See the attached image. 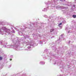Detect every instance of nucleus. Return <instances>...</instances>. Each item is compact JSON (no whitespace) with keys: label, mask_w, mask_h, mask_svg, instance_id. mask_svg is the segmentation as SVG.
Here are the masks:
<instances>
[{"label":"nucleus","mask_w":76,"mask_h":76,"mask_svg":"<svg viewBox=\"0 0 76 76\" xmlns=\"http://www.w3.org/2000/svg\"><path fill=\"white\" fill-rule=\"evenodd\" d=\"M22 39L20 38L18 39V38L15 39H14L13 41V40H12V42H15V44H12L11 45H6L7 43L6 41H4L3 42V41H0V44H3V45L5 48H13L15 50H19V46H18L19 44H23L24 43L23 39L22 40Z\"/></svg>","instance_id":"1"},{"label":"nucleus","mask_w":76,"mask_h":76,"mask_svg":"<svg viewBox=\"0 0 76 76\" xmlns=\"http://www.w3.org/2000/svg\"><path fill=\"white\" fill-rule=\"evenodd\" d=\"M6 33H7L8 35H11L12 33H15V31L12 30V31L11 32L9 29H7L5 27H1L0 29V34L1 35L4 34H6Z\"/></svg>","instance_id":"2"},{"label":"nucleus","mask_w":76,"mask_h":76,"mask_svg":"<svg viewBox=\"0 0 76 76\" xmlns=\"http://www.w3.org/2000/svg\"><path fill=\"white\" fill-rule=\"evenodd\" d=\"M53 1H48V3L45 2V4H51L52 5V7H53L54 6H53L54 4H58V0H53Z\"/></svg>","instance_id":"3"},{"label":"nucleus","mask_w":76,"mask_h":76,"mask_svg":"<svg viewBox=\"0 0 76 76\" xmlns=\"http://www.w3.org/2000/svg\"><path fill=\"white\" fill-rule=\"evenodd\" d=\"M64 34H62L60 37L59 40L58 41H61L62 40H64Z\"/></svg>","instance_id":"4"},{"label":"nucleus","mask_w":76,"mask_h":76,"mask_svg":"<svg viewBox=\"0 0 76 76\" xmlns=\"http://www.w3.org/2000/svg\"><path fill=\"white\" fill-rule=\"evenodd\" d=\"M56 8L57 9H66V8L65 7H60L59 6H58V7L56 6Z\"/></svg>","instance_id":"5"},{"label":"nucleus","mask_w":76,"mask_h":76,"mask_svg":"<svg viewBox=\"0 0 76 76\" xmlns=\"http://www.w3.org/2000/svg\"><path fill=\"white\" fill-rule=\"evenodd\" d=\"M31 42L30 43L29 42H28V44L30 45V46H33V45H34V44H35V43H34V42Z\"/></svg>","instance_id":"6"},{"label":"nucleus","mask_w":76,"mask_h":76,"mask_svg":"<svg viewBox=\"0 0 76 76\" xmlns=\"http://www.w3.org/2000/svg\"><path fill=\"white\" fill-rule=\"evenodd\" d=\"M47 9H48V7L45 8L44 10H42V11H43L44 12H45V11H47Z\"/></svg>","instance_id":"7"},{"label":"nucleus","mask_w":76,"mask_h":76,"mask_svg":"<svg viewBox=\"0 0 76 76\" xmlns=\"http://www.w3.org/2000/svg\"><path fill=\"white\" fill-rule=\"evenodd\" d=\"M40 64H44L45 62L41 61L40 62Z\"/></svg>","instance_id":"8"},{"label":"nucleus","mask_w":76,"mask_h":76,"mask_svg":"<svg viewBox=\"0 0 76 76\" xmlns=\"http://www.w3.org/2000/svg\"><path fill=\"white\" fill-rule=\"evenodd\" d=\"M18 34H19V35H21L22 36V35H23V33H22V32H20L19 33H18Z\"/></svg>","instance_id":"9"},{"label":"nucleus","mask_w":76,"mask_h":76,"mask_svg":"<svg viewBox=\"0 0 76 76\" xmlns=\"http://www.w3.org/2000/svg\"><path fill=\"white\" fill-rule=\"evenodd\" d=\"M54 31V28H52L50 29V32H53V31Z\"/></svg>","instance_id":"10"},{"label":"nucleus","mask_w":76,"mask_h":76,"mask_svg":"<svg viewBox=\"0 0 76 76\" xmlns=\"http://www.w3.org/2000/svg\"><path fill=\"white\" fill-rule=\"evenodd\" d=\"M62 23H60L58 25V26H59V27H60V28H61V26H61V25Z\"/></svg>","instance_id":"11"},{"label":"nucleus","mask_w":76,"mask_h":76,"mask_svg":"<svg viewBox=\"0 0 76 76\" xmlns=\"http://www.w3.org/2000/svg\"><path fill=\"white\" fill-rule=\"evenodd\" d=\"M73 18H76V15H74L73 16H72Z\"/></svg>","instance_id":"12"},{"label":"nucleus","mask_w":76,"mask_h":76,"mask_svg":"<svg viewBox=\"0 0 76 76\" xmlns=\"http://www.w3.org/2000/svg\"><path fill=\"white\" fill-rule=\"evenodd\" d=\"M62 23H66V21L64 20V21H62Z\"/></svg>","instance_id":"13"},{"label":"nucleus","mask_w":76,"mask_h":76,"mask_svg":"<svg viewBox=\"0 0 76 76\" xmlns=\"http://www.w3.org/2000/svg\"><path fill=\"white\" fill-rule=\"evenodd\" d=\"M33 37H37V35L35 34H33Z\"/></svg>","instance_id":"14"},{"label":"nucleus","mask_w":76,"mask_h":76,"mask_svg":"<svg viewBox=\"0 0 76 76\" xmlns=\"http://www.w3.org/2000/svg\"><path fill=\"white\" fill-rule=\"evenodd\" d=\"M3 59V58L2 57H0V60H1Z\"/></svg>","instance_id":"15"},{"label":"nucleus","mask_w":76,"mask_h":76,"mask_svg":"<svg viewBox=\"0 0 76 76\" xmlns=\"http://www.w3.org/2000/svg\"><path fill=\"white\" fill-rule=\"evenodd\" d=\"M3 24V23L2 22H0V25H1Z\"/></svg>","instance_id":"16"},{"label":"nucleus","mask_w":76,"mask_h":76,"mask_svg":"<svg viewBox=\"0 0 76 76\" xmlns=\"http://www.w3.org/2000/svg\"><path fill=\"white\" fill-rule=\"evenodd\" d=\"M27 37V38H29V36H26V37Z\"/></svg>","instance_id":"17"},{"label":"nucleus","mask_w":76,"mask_h":76,"mask_svg":"<svg viewBox=\"0 0 76 76\" xmlns=\"http://www.w3.org/2000/svg\"><path fill=\"white\" fill-rule=\"evenodd\" d=\"M39 44H42V42L41 41H40V43Z\"/></svg>","instance_id":"18"},{"label":"nucleus","mask_w":76,"mask_h":76,"mask_svg":"<svg viewBox=\"0 0 76 76\" xmlns=\"http://www.w3.org/2000/svg\"><path fill=\"white\" fill-rule=\"evenodd\" d=\"M60 1H65V0H60Z\"/></svg>","instance_id":"19"},{"label":"nucleus","mask_w":76,"mask_h":76,"mask_svg":"<svg viewBox=\"0 0 76 76\" xmlns=\"http://www.w3.org/2000/svg\"><path fill=\"white\" fill-rule=\"evenodd\" d=\"M44 17H45V18H47V16L46 15H44Z\"/></svg>","instance_id":"20"},{"label":"nucleus","mask_w":76,"mask_h":76,"mask_svg":"<svg viewBox=\"0 0 76 76\" xmlns=\"http://www.w3.org/2000/svg\"><path fill=\"white\" fill-rule=\"evenodd\" d=\"M28 48H31V47L29 46V47H28Z\"/></svg>","instance_id":"21"},{"label":"nucleus","mask_w":76,"mask_h":76,"mask_svg":"<svg viewBox=\"0 0 76 76\" xmlns=\"http://www.w3.org/2000/svg\"><path fill=\"white\" fill-rule=\"evenodd\" d=\"M11 58H13V56H11Z\"/></svg>","instance_id":"22"},{"label":"nucleus","mask_w":76,"mask_h":76,"mask_svg":"<svg viewBox=\"0 0 76 76\" xmlns=\"http://www.w3.org/2000/svg\"><path fill=\"white\" fill-rule=\"evenodd\" d=\"M67 6H70V5H69V4H67Z\"/></svg>","instance_id":"23"},{"label":"nucleus","mask_w":76,"mask_h":76,"mask_svg":"<svg viewBox=\"0 0 76 76\" xmlns=\"http://www.w3.org/2000/svg\"><path fill=\"white\" fill-rule=\"evenodd\" d=\"M15 29H16V30H18V28H15Z\"/></svg>","instance_id":"24"},{"label":"nucleus","mask_w":76,"mask_h":76,"mask_svg":"<svg viewBox=\"0 0 76 76\" xmlns=\"http://www.w3.org/2000/svg\"><path fill=\"white\" fill-rule=\"evenodd\" d=\"M39 35V37H41V35L39 34V35Z\"/></svg>","instance_id":"25"},{"label":"nucleus","mask_w":76,"mask_h":76,"mask_svg":"<svg viewBox=\"0 0 76 76\" xmlns=\"http://www.w3.org/2000/svg\"><path fill=\"white\" fill-rule=\"evenodd\" d=\"M47 50L46 49L45 50V51H46V52H47Z\"/></svg>","instance_id":"26"},{"label":"nucleus","mask_w":76,"mask_h":76,"mask_svg":"<svg viewBox=\"0 0 76 76\" xmlns=\"http://www.w3.org/2000/svg\"><path fill=\"white\" fill-rule=\"evenodd\" d=\"M9 67H11V65H10Z\"/></svg>","instance_id":"27"},{"label":"nucleus","mask_w":76,"mask_h":76,"mask_svg":"<svg viewBox=\"0 0 76 76\" xmlns=\"http://www.w3.org/2000/svg\"><path fill=\"white\" fill-rule=\"evenodd\" d=\"M70 41H69V42H68V44H70Z\"/></svg>","instance_id":"28"},{"label":"nucleus","mask_w":76,"mask_h":76,"mask_svg":"<svg viewBox=\"0 0 76 76\" xmlns=\"http://www.w3.org/2000/svg\"><path fill=\"white\" fill-rule=\"evenodd\" d=\"M74 7H75V6L74 5Z\"/></svg>","instance_id":"29"},{"label":"nucleus","mask_w":76,"mask_h":76,"mask_svg":"<svg viewBox=\"0 0 76 76\" xmlns=\"http://www.w3.org/2000/svg\"><path fill=\"white\" fill-rule=\"evenodd\" d=\"M10 61H11V60H12V59H10Z\"/></svg>","instance_id":"30"},{"label":"nucleus","mask_w":76,"mask_h":76,"mask_svg":"<svg viewBox=\"0 0 76 76\" xmlns=\"http://www.w3.org/2000/svg\"><path fill=\"white\" fill-rule=\"evenodd\" d=\"M65 29H67V27H66V28Z\"/></svg>","instance_id":"31"},{"label":"nucleus","mask_w":76,"mask_h":76,"mask_svg":"<svg viewBox=\"0 0 76 76\" xmlns=\"http://www.w3.org/2000/svg\"><path fill=\"white\" fill-rule=\"evenodd\" d=\"M75 1H76V0H75Z\"/></svg>","instance_id":"32"},{"label":"nucleus","mask_w":76,"mask_h":76,"mask_svg":"<svg viewBox=\"0 0 76 76\" xmlns=\"http://www.w3.org/2000/svg\"><path fill=\"white\" fill-rule=\"evenodd\" d=\"M22 29H23L22 28V30H22Z\"/></svg>","instance_id":"33"},{"label":"nucleus","mask_w":76,"mask_h":76,"mask_svg":"<svg viewBox=\"0 0 76 76\" xmlns=\"http://www.w3.org/2000/svg\"><path fill=\"white\" fill-rule=\"evenodd\" d=\"M68 33H69V31L68 32Z\"/></svg>","instance_id":"34"},{"label":"nucleus","mask_w":76,"mask_h":76,"mask_svg":"<svg viewBox=\"0 0 76 76\" xmlns=\"http://www.w3.org/2000/svg\"><path fill=\"white\" fill-rule=\"evenodd\" d=\"M51 38H52V37H51Z\"/></svg>","instance_id":"35"},{"label":"nucleus","mask_w":76,"mask_h":76,"mask_svg":"<svg viewBox=\"0 0 76 76\" xmlns=\"http://www.w3.org/2000/svg\"><path fill=\"white\" fill-rule=\"evenodd\" d=\"M56 64V63H55V64Z\"/></svg>","instance_id":"36"},{"label":"nucleus","mask_w":76,"mask_h":76,"mask_svg":"<svg viewBox=\"0 0 76 76\" xmlns=\"http://www.w3.org/2000/svg\"><path fill=\"white\" fill-rule=\"evenodd\" d=\"M65 13H67L66 12H65Z\"/></svg>","instance_id":"37"},{"label":"nucleus","mask_w":76,"mask_h":76,"mask_svg":"<svg viewBox=\"0 0 76 76\" xmlns=\"http://www.w3.org/2000/svg\"><path fill=\"white\" fill-rule=\"evenodd\" d=\"M33 25V24H32Z\"/></svg>","instance_id":"38"}]
</instances>
